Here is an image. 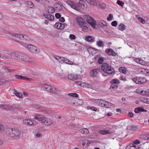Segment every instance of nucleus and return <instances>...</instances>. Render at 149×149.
I'll use <instances>...</instances> for the list:
<instances>
[{
    "instance_id": "obj_64",
    "label": "nucleus",
    "mask_w": 149,
    "mask_h": 149,
    "mask_svg": "<svg viewBox=\"0 0 149 149\" xmlns=\"http://www.w3.org/2000/svg\"><path fill=\"white\" fill-rule=\"evenodd\" d=\"M146 76H149V70L146 69Z\"/></svg>"
},
{
    "instance_id": "obj_52",
    "label": "nucleus",
    "mask_w": 149,
    "mask_h": 149,
    "mask_svg": "<svg viewBox=\"0 0 149 149\" xmlns=\"http://www.w3.org/2000/svg\"><path fill=\"white\" fill-rule=\"evenodd\" d=\"M97 62L99 64L102 63L103 62V58L102 57L100 58L98 60Z\"/></svg>"
},
{
    "instance_id": "obj_24",
    "label": "nucleus",
    "mask_w": 149,
    "mask_h": 149,
    "mask_svg": "<svg viewBox=\"0 0 149 149\" xmlns=\"http://www.w3.org/2000/svg\"><path fill=\"white\" fill-rule=\"evenodd\" d=\"M10 108L9 105L8 104H0V108L1 109H3L9 110Z\"/></svg>"
},
{
    "instance_id": "obj_53",
    "label": "nucleus",
    "mask_w": 149,
    "mask_h": 149,
    "mask_svg": "<svg viewBox=\"0 0 149 149\" xmlns=\"http://www.w3.org/2000/svg\"><path fill=\"white\" fill-rule=\"evenodd\" d=\"M99 5L101 8H104L106 7V5L105 4L103 3H99Z\"/></svg>"
},
{
    "instance_id": "obj_32",
    "label": "nucleus",
    "mask_w": 149,
    "mask_h": 149,
    "mask_svg": "<svg viewBox=\"0 0 149 149\" xmlns=\"http://www.w3.org/2000/svg\"><path fill=\"white\" fill-rule=\"evenodd\" d=\"M80 132L82 134H88L89 131L87 128H84L80 130Z\"/></svg>"
},
{
    "instance_id": "obj_19",
    "label": "nucleus",
    "mask_w": 149,
    "mask_h": 149,
    "mask_svg": "<svg viewBox=\"0 0 149 149\" xmlns=\"http://www.w3.org/2000/svg\"><path fill=\"white\" fill-rule=\"evenodd\" d=\"M134 111L136 113H140L141 112H147V111L141 107L136 108L135 109Z\"/></svg>"
},
{
    "instance_id": "obj_6",
    "label": "nucleus",
    "mask_w": 149,
    "mask_h": 149,
    "mask_svg": "<svg viewBox=\"0 0 149 149\" xmlns=\"http://www.w3.org/2000/svg\"><path fill=\"white\" fill-rule=\"evenodd\" d=\"M34 119L38 120L41 123L44 124L43 123L46 120V118L44 116L38 114L34 116Z\"/></svg>"
},
{
    "instance_id": "obj_35",
    "label": "nucleus",
    "mask_w": 149,
    "mask_h": 149,
    "mask_svg": "<svg viewBox=\"0 0 149 149\" xmlns=\"http://www.w3.org/2000/svg\"><path fill=\"white\" fill-rule=\"evenodd\" d=\"M138 129V128L137 126L133 125L131 126V131L132 132H134L137 130Z\"/></svg>"
},
{
    "instance_id": "obj_34",
    "label": "nucleus",
    "mask_w": 149,
    "mask_h": 149,
    "mask_svg": "<svg viewBox=\"0 0 149 149\" xmlns=\"http://www.w3.org/2000/svg\"><path fill=\"white\" fill-rule=\"evenodd\" d=\"M110 83L112 84H118L119 83V81L118 79H113L112 80V81H111Z\"/></svg>"
},
{
    "instance_id": "obj_39",
    "label": "nucleus",
    "mask_w": 149,
    "mask_h": 149,
    "mask_svg": "<svg viewBox=\"0 0 149 149\" xmlns=\"http://www.w3.org/2000/svg\"><path fill=\"white\" fill-rule=\"evenodd\" d=\"M97 44L99 47H102L104 45V43L102 41L99 40L97 42Z\"/></svg>"
},
{
    "instance_id": "obj_29",
    "label": "nucleus",
    "mask_w": 149,
    "mask_h": 149,
    "mask_svg": "<svg viewBox=\"0 0 149 149\" xmlns=\"http://www.w3.org/2000/svg\"><path fill=\"white\" fill-rule=\"evenodd\" d=\"M75 101L76 102V106L81 105L83 102L82 100L78 99H76Z\"/></svg>"
},
{
    "instance_id": "obj_41",
    "label": "nucleus",
    "mask_w": 149,
    "mask_h": 149,
    "mask_svg": "<svg viewBox=\"0 0 149 149\" xmlns=\"http://www.w3.org/2000/svg\"><path fill=\"white\" fill-rule=\"evenodd\" d=\"M10 107V109L9 110H17V107L15 105H13L12 106L9 105Z\"/></svg>"
},
{
    "instance_id": "obj_40",
    "label": "nucleus",
    "mask_w": 149,
    "mask_h": 149,
    "mask_svg": "<svg viewBox=\"0 0 149 149\" xmlns=\"http://www.w3.org/2000/svg\"><path fill=\"white\" fill-rule=\"evenodd\" d=\"M119 71L121 72H122L124 74H125L126 73V70L125 68H124L123 67H120L119 69Z\"/></svg>"
},
{
    "instance_id": "obj_49",
    "label": "nucleus",
    "mask_w": 149,
    "mask_h": 149,
    "mask_svg": "<svg viewBox=\"0 0 149 149\" xmlns=\"http://www.w3.org/2000/svg\"><path fill=\"white\" fill-rule=\"evenodd\" d=\"M138 79H137V77H136L132 79V81L133 82H135V83L137 84H139V80Z\"/></svg>"
},
{
    "instance_id": "obj_44",
    "label": "nucleus",
    "mask_w": 149,
    "mask_h": 149,
    "mask_svg": "<svg viewBox=\"0 0 149 149\" xmlns=\"http://www.w3.org/2000/svg\"><path fill=\"white\" fill-rule=\"evenodd\" d=\"M87 108L88 109H90L94 111H96L97 110V109L96 108L94 107H93L88 106Z\"/></svg>"
},
{
    "instance_id": "obj_43",
    "label": "nucleus",
    "mask_w": 149,
    "mask_h": 149,
    "mask_svg": "<svg viewBox=\"0 0 149 149\" xmlns=\"http://www.w3.org/2000/svg\"><path fill=\"white\" fill-rule=\"evenodd\" d=\"M69 96L74 97H78V95L76 93H69L68 94Z\"/></svg>"
},
{
    "instance_id": "obj_10",
    "label": "nucleus",
    "mask_w": 149,
    "mask_h": 149,
    "mask_svg": "<svg viewBox=\"0 0 149 149\" xmlns=\"http://www.w3.org/2000/svg\"><path fill=\"white\" fill-rule=\"evenodd\" d=\"M78 24L81 27L84 26V25H86L87 23H85L81 17L77 18L76 19Z\"/></svg>"
},
{
    "instance_id": "obj_27",
    "label": "nucleus",
    "mask_w": 149,
    "mask_h": 149,
    "mask_svg": "<svg viewBox=\"0 0 149 149\" xmlns=\"http://www.w3.org/2000/svg\"><path fill=\"white\" fill-rule=\"evenodd\" d=\"M47 11L48 13H52L54 12L55 9L54 8L52 7L49 6L48 7Z\"/></svg>"
},
{
    "instance_id": "obj_16",
    "label": "nucleus",
    "mask_w": 149,
    "mask_h": 149,
    "mask_svg": "<svg viewBox=\"0 0 149 149\" xmlns=\"http://www.w3.org/2000/svg\"><path fill=\"white\" fill-rule=\"evenodd\" d=\"M135 61L138 63L142 65H144L146 64L145 62L143 60L140 58H135L134 60L132 62Z\"/></svg>"
},
{
    "instance_id": "obj_26",
    "label": "nucleus",
    "mask_w": 149,
    "mask_h": 149,
    "mask_svg": "<svg viewBox=\"0 0 149 149\" xmlns=\"http://www.w3.org/2000/svg\"><path fill=\"white\" fill-rule=\"evenodd\" d=\"M13 92L15 95L19 98H21L22 97V93L17 92L15 89H14L13 90Z\"/></svg>"
},
{
    "instance_id": "obj_20",
    "label": "nucleus",
    "mask_w": 149,
    "mask_h": 149,
    "mask_svg": "<svg viewBox=\"0 0 149 149\" xmlns=\"http://www.w3.org/2000/svg\"><path fill=\"white\" fill-rule=\"evenodd\" d=\"M44 16L50 21L53 20L54 19V16L49 14H44Z\"/></svg>"
},
{
    "instance_id": "obj_25",
    "label": "nucleus",
    "mask_w": 149,
    "mask_h": 149,
    "mask_svg": "<svg viewBox=\"0 0 149 149\" xmlns=\"http://www.w3.org/2000/svg\"><path fill=\"white\" fill-rule=\"evenodd\" d=\"M137 79H138L139 84H143L146 82V80L144 77H137Z\"/></svg>"
},
{
    "instance_id": "obj_5",
    "label": "nucleus",
    "mask_w": 149,
    "mask_h": 149,
    "mask_svg": "<svg viewBox=\"0 0 149 149\" xmlns=\"http://www.w3.org/2000/svg\"><path fill=\"white\" fill-rule=\"evenodd\" d=\"M29 51L34 54H37L39 53V51L37 49V48L34 46L32 45H29L27 46Z\"/></svg>"
},
{
    "instance_id": "obj_37",
    "label": "nucleus",
    "mask_w": 149,
    "mask_h": 149,
    "mask_svg": "<svg viewBox=\"0 0 149 149\" xmlns=\"http://www.w3.org/2000/svg\"><path fill=\"white\" fill-rule=\"evenodd\" d=\"M98 132L102 134H105L109 133L108 130H100Z\"/></svg>"
},
{
    "instance_id": "obj_23",
    "label": "nucleus",
    "mask_w": 149,
    "mask_h": 149,
    "mask_svg": "<svg viewBox=\"0 0 149 149\" xmlns=\"http://www.w3.org/2000/svg\"><path fill=\"white\" fill-rule=\"evenodd\" d=\"M44 123V124L47 125H51L53 123V122L52 120L49 118L48 119L46 118V120H45Z\"/></svg>"
},
{
    "instance_id": "obj_48",
    "label": "nucleus",
    "mask_w": 149,
    "mask_h": 149,
    "mask_svg": "<svg viewBox=\"0 0 149 149\" xmlns=\"http://www.w3.org/2000/svg\"><path fill=\"white\" fill-rule=\"evenodd\" d=\"M138 19L139 21L141 23L143 24H145L146 23V21L144 19L141 18L140 17H138Z\"/></svg>"
},
{
    "instance_id": "obj_28",
    "label": "nucleus",
    "mask_w": 149,
    "mask_h": 149,
    "mask_svg": "<svg viewBox=\"0 0 149 149\" xmlns=\"http://www.w3.org/2000/svg\"><path fill=\"white\" fill-rule=\"evenodd\" d=\"M85 39L87 41L89 42H92L94 40V38L93 37L88 36L86 37Z\"/></svg>"
},
{
    "instance_id": "obj_58",
    "label": "nucleus",
    "mask_w": 149,
    "mask_h": 149,
    "mask_svg": "<svg viewBox=\"0 0 149 149\" xmlns=\"http://www.w3.org/2000/svg\"><path fill=\"white\" fill-rule=\"evenodd\" d=\"M19 53H18L17 52H15L14 53H13L12 54V56H13L15 57H17V56H18V55L19 54Z\"/></svg>"
},
{
    "instance_id": "obj_51",
    "label": "nucleus",
    "mask_w": 149,
    "mask_h": 149,
    "mask_svg": "<svg viewBox=\"0 0 149 149\" xmlns=\"http://www.w3.org/2000/svg\"><path fill=\"white\" fill-rule=\"evenodd\" d=\"M117 3L118 4V5L121 6H123L124 5V3L119 0L117 1Z\"/></svg>"
},
{
    "instance_id": "obj_2",
    "label": "nucleus",
    "mask_w": 149,
    "mask_h": 149,
    "mask_svg": "<svg viewBox=\"0 0 149 149\" xmlns=\"http://www.w3.org/2000/svg\"><path fill=\"white\" fill-rule=\"evenodd\" d=\"M102 70L106 73L111 75L114 73V69L107 63H103L101 65Z\"/></svg>"
},
{
    "instance_id": "obj_59",
    "label": "nucleus",
    "mask_w": 149,
    "mask_h": 149,
    "mask_svg": "<svg viewBox=\"0 0 149 149\" xmlns=\"http://www.w3.org/2000/svg\"><path fill=\"white\" fill-rule=\"evenodd\" d=\"M55 16L57 18H59L61 17V15L59 13H56L55 14Z\"/></svg>"
},
{
    "instance_id": "obj_62",
    "label": "nucleus",
    "mask_w": 149,
    "mask_h": 149,
    "mask_svg": "<svg viewBox=\"0 0 149 149\" xmlns=\"http://www.w3.org/2000/svg\"><path fill=\"white\" fill-rule=\"evenodd\" d=\"M100 23L104 26H106L107 25L106 23L104 21H101Z\"/></svg>"
},
{
    "instance_id": "obj_21",
    "label": "nucleus",
    "mask_w": 149,
    "mask_h": 149,
    "mask_svg": "<svg viewBox=\"0 0 149 149\" xmlns=\"http://www.w3.org/2000/svg\"><path fill=\"white\" fill-rule=\"evenodd\" d=\"M55 58L57 59L59 62L61 63H63L64 61H65V58L63 57H60L59 56H55Z\"/></svg>"
},
{
    "instance_id": "obj_4",
    "label": "nucleus",
    "mask_w": 149,
    "mask_h": 149,
    "mask_svg": "<svg viewBox=\"0 0 149 149\" xmlns=\"http://www.w3.org/2000/svg\"><path fill=\"white\" fill-rule=\"evenodd\" d=\"M83 17L86 21L93 28H95V21L92 17L88 15H86L84 16Z\"/></svg>"
},
{
    "instance_id": "obj_13",
    "label": "nucleus",
    "mask_w": 149,
    "mask_h": 149,
    "mask_svg": "<svg viewBox=\"0 0 149 149\" xmlns=\"http://www.w3.org/2000/svg\"><path fill=\"white\" fill-rule=\"evenodd\" d=\"M84 86L85 87L88 88H90L92 92H94V90L95 91H97V88L95 87H94L92 86L91 85L88 83H84Z\"/></svg>"
},
{
    "instance_id": "obj_17",
    "label": "nucleus",
    "mask_w": 149,
    "mask_h": 149,
    "mask_svg": "<svg viewBox=\"0 0 149 149\" xmlns=\"http://www.w3.org/2000/svg\"><path fill=\"white\" fill-rule=\"evenodd\" d=\"M137 71L138 74L146 75V69L144 68H138Z\"/></svg>"
},
{
    "instance_id": "obj_30",
    "label": "nucleus",
    "mask_w": 149,
    "mask_h": 149,
    "mask_svg": "<svg viewBox=\"0 0 149 149\" xmlns=\"http://www.w3.org/2000/svg\"><path fill=\"white\" fill-rule=\"evenodd\" d=\"M118 88V87L115 84H112L110 88V89L112 91H115Z\"/></svg>"
},
{
    "instance_id": "obj_1",
    "label": "nucleus",
    "mask_w": 149,
    "mask_h": 149,
    "mask_svg": "<svg viewBox=\"0 0 149 149\" xmlns=\"http://www.w3.org/2000/svg\"><path fill=\"white\" fill-rule=\"evenodd\" d=\"M6 132L7 136L11 137L18 136L21 134L20 131L17 128H8L6 129Z\"/></svg>"
},
{
    "instance_id": "obj_36",
    "label": "nucleus",
    "mask_w": 149,
    "mask_h": 149,
    "mask_svg": "<svg viewBox=\"0 0 149 149\" xmlns=\"http://www.w3.org/2000/svg\"><path fill=\"white\" fill-rule=\"evenodd\" d=\"M27 6L29 8H32L33 6V4L31 1H28L26 2Z\"/></svg>"
},
{
    "instance_id": "obj_47",
    "label": "nucleus",
    "mask_w": 149,
    "mask_h": 149,
    "mask_svg": "<svg viewBox=\"0 0 149 149\" xmlns=\"http://www.w3.org/2000/svg\"><path fill=\"white\" fill-rule=\"evenodd\" d=\"M133 144H138L141 143L140 141L138 139H136L133 142Z\"/></svg>"
},
{
    "instance_id": "obj_8",
    "label": "nucleus",
    "mask_w": 149,
    "mask_h": 149,
    "mask_svg": "<svg viewBox=\"0 0 149 149\" xmlns=\"http://www.w3.org/2000/svg\"><path fill=\"white\" fill-rule=\"evenodd\" d=\"M137 92L141 95L149 96V89H143L140 88L137 90Z\"/></svg>"
},
{
    "instance_id": "obj_50",
    "label": "nucleus",
    "mask_w": 149,
    "mask_h": 149,
    "mask_svg": "<svg viewBox=\"0 0 149 149\" xmlns=\"http://www.w3.org/2000/svg\"><path fill=\"white\" fill-rule=\"evenodd\" d=\"M23 38V39H24L25 40H29V38L28 36L25 35H22V37ZM23 40V39H22Z\"/></svg>"
},
{
    "instance_id": "obj_15",
    "label": "nucleus",
    "mask_w": 149,
    "mask_h": 149,
    "mask_svg": "<svg viewBox=\"0 0 149 149\" xmlns=\"http://www.w3.org/2000/svg\"><path fill=\"white\" fill-rule=\"evenodd\" d=\"M97 100H99L100 101H102V102H100V103L101 104V106L102 107H104L106 108V107L107 106L109 102L101 99H96L95 100V101H96Z\"/></svg>"
},
{
    "instance_id": "obj_56",
    "label": "nucleus",
    "mask_w": 149,
    "mask_h": 149,
    "mask_svg": "<svg viewBox=\"0 0 149 149\" xmlns=\"http://www.w3.org/2000/svg\"><path fill=\"white\" fill-rule=\"evenodd\" d=\"M14 36L17 38H21L22 37V35H19V34H15V35H14Z\"/></svg>"
},
{
    "instance_id": "obj_7",
    "label": "nucleus",
    "mask_w": 149,
    "mask_h": 149,
    "mask_svg": "<svg viewBox=\"0 0 149 149\" xmlns=\"http://www.w3.org/2000/svg\"><path fill=\"white\" fill-rule=\"evenodd\" d=\"M43 87L44 89L46 91L54 93L56 92L54 88L51 86L47 84H45L43 86Z\"/></svg>"
},
{
    "instance_id": "obj_33",
    "label": "nucleus",
    "mask_w": 149,
    "mask_h": 149,
    "mask_svg": "<svg viewBox=\"0 0 149 149\" xmlns=\"http://www.w3.org/2000/svg\"><path fill=\"white\" fill-rule=\"evenodd\" d=\"M27 57V56L22 54L20 57L19 58V59L23 61H26V59Z\"/></svg>"
},
{
    "instance_id": "obj_3",
    "label": "nucleus",
    "mask_w": 149,
    "mask_h": 149,
    "mask_svg": "<svg viewBox=\"0 0 149 149\" xmlns=\"http://www.w3.org/2000/svg\"><path fill=\"white\" fill-rule=\"evenodd\" d=\"M67 3L72 8L78 11H79L80 9H84L85 8L84 4H81L79 3L75 4L72 1H67Z\"/></svg>"
},
{
    "instance_id": "obj_22",
    "label": "nucleus",
    "mask_w": 149,
    "mask_h": 149,
    "mask_svg": "<svg viewBox=\"0 0 149 149\" xmlns=\"http://www.w3.org/2000/svg\"><path fill=\"white\" fill-rule=\"evenodd\" d=\"M90 4L95 6L97 5V1L96 0H85Z\"/></svg>"
},
{
    "instance_id": "obj_63",
    "label": "nucleus",
    "mask_w": 149,
    "mask_h": 149,
    "mask_svg": "<svg viewBox=\"0 0 149 149\" xmlns=\"http://www.w3.org/2000/svg\"><path fill=\"white\" fill-rule=\"evenodd\" d=\"M6 33L12 36H14V33H12L9 31H6Z\"/></svg>"
},
{
    "instance_id": "obj_11",
    "label": "nucleus",
    "mask_w": 149,
    "mask_h": 149,
    "mask_svg": "<svg viewBox=\"0 0 149 149\" xmlns=\"http://www.w3.org/2000/svg\"><path fill=\"white\" fill-rule=\"evenodd\" d=\"M23 122L24 124L28 126L32 125L34 123L33 121L28 119H26L24 120L23 121Z\"/></svg>"
},
{
    "instance_id": "obj_54",
    "label": "nucleus",
    "mask_w": 149,
    "mask_h": 149,
    "mask_svg": "<svg viewBox=\"0 0 149 149\" xmlns=\"http://www.w3.org/2000/svg\"><path fill=\"white\" fill-rule=\"evenodd\" d=\"M113 18V15L111 14H110L109 15V17L107 18V19L108 21H110Z\"/></svg>"
},
{
    "instance_id": "obj_42",
    "label": "nucleus",
    "mask_w": 149,
    "mask_h": 149,
    "mask_svg": "<svg viewBox=\"0 0 149 149\" xmlns=\"http://www.w3.org/2000/svg\"><path fill=\"white\" fill-rule=\"evenodd\" d=\"M88 25L87 24L86 25H84V26L82 27V31L85 32H86L88 29Z\"/></svg>"
},
{
    "instance_id": "obj_45",
    "label": "nucleus",
    "mask_w": 149,
    "mask_h": 149,
    "mask_svg": "<svg viewBox=\"0 0 149 149\" xmlns=\"http://www.w3.org/2000/svg\"><path fill=\"white\" fill-rule=\"evenodd\" d=\"M114 107V104L110 102H109L107 106L106 107V108H112V107Z\"/></svg>"
},
{
    "instance_id": "obj_38",
    "label": "nucleus",
    "mask_w": 149,
    "mask_h": 149,
    "mask_svg": "<svg viewBox=\"0 0 149 149\" xmlns=\"http://www.w3.org/2000/svg\"><path fill=\"white\" fill-rule=\"evenodd\" d=\"M20 77H21V79H23L24 80H26L28 81H31L32 80V79L28 78L25 76H21Z\"/></svg>"
},
{
    "instance_id": "obj_14",
    "label": "nucleus",
    "mask_w": 149,
    "mask_h": 149,
    "mask_svg": "<svg viewBox=\"0 0 149 149\" xmlns=\"http://www.w3.org/2000/svg\"><path fill=\"white\" fill-rule=\"evenodd\" d=\"M105 52L108 55L114 56L116 55V53L111 49H107Z\"/></svg>"
},
{
    "instance_id": "obj_61",
    "label": "nucleus",
    "mask_w": 149,
    "mask_h": 149,
    "mask_svg": "<svg viewBox=\"0 0 149 149\" xmlns=\"http://www.w3.org/2000/svg\"><path fill=\"white\" fill-rule=\"evenodd\" d=\"M35 137L39 138L42 136L41 134L40 133H37L35 134Z\"/></svg>"
},
{
    "instance_id": "obj_18",
    "label": "nucleus",
    "mask_w": 149,
    "mask_h": 149,
    "mask_svg": "<svg viewBox=\"0 0 149 149\" xmlns=\"http://www.w3.org/2000/svg\"><path fill=\"white\" fill-rule=\"evenodd\" d=\"M55 25V27L58 29H62L64 27V24L60 22L56 23Z\"/></svg>"
},
{
    "instance_id": "obj_55",
    "label": "nucleus",
    "mask_w": 149,
    "mask_h": 149,
    "mask_svg": "<svg viewBox=\"0 0 149 149\" xmlns=\"http://www.w3.org/2000/svg\"><path fill=\"white\" fill-rule=\"evenodd\" d=\"M112 26H116L117 24V22L116 21H113L111 23Z\"/></svg>"
},
{
    "instance_id": "obj_12",
    "label": "nucleus",
    "mask_w": 149,
    "mask_h": 149,
    "mask_svg": "<svg viewBox=\"0 0 149 149\" xmlns=\"http://www.w3.org/2000/svg\"><path fill=\"white\" fill-rule=\"evenodd\" d=\"M68 78L71 80H73L79 79L77 75L72 74H69L68 76Z\"/></svg>"
},
{
    "instance_id": "obj_46",
    "label": "nucleus",
    "mask_w": 149,
    "mask_h": 149,
    "mask_svg": "<svg viewBox=\"0 0 149 149\" xmlns=\"http://www.w3.org/2000/svg\"><path fill=\"white\" fill-rule=\"evenodd\" d=\"M5 128L2 125H0V133H2L3 132Z\"/></svg>"
},
{
    "instance_id": "obj_31",
    "label": "nucleus",
    "mask_w": 149,
    "mask_h": 149,
    "mask_svg": "<svg viewBox=\"0 0 149 149\" xmlns=\"http://www.w3.org/2000/svg\"><path fill=\"white\" fill-rule=\"evenodd\" d=\"M118 28L119 30L123 31L125 29V25L123 24H121L119 25Z\"/></svg>"
},
{
    "instance_id": "obj_60",
    "label": "nucleus",
    "mask_w": 149,
    "mask_h": 149,
    "mask_svg": "<svg viewBox=\"0 0 149 149\" xmlns=\"http://www.w3.org/2000/svg\"><path fill=\"white\" fill-rule=\"evenodd\" d=\"M65 61H67L68 63V64L70 65H72L73 64V63L72 61H70L69 60L65 58Z\"/></svg>"
},
{
    "instance_id": "obj_57",
    "label": "nucleus",
    "mask_w": 149,
    "mask_h": 149,
    "mask_svg": "<svg viewBox=\"0 0 149 149\" xmlns=\"http://www.w3.org/2000/svg\"><path fill=\"white\" fill-rule=\"evenodd\" d=\"M69 38L71 40H74L75 39L76 37L73 34H71L69 36Z\"/></svg>"
},
{
    "instance_id": "obj_9",
    "label": "nucleus",
    "mask_w": 149,
    "mask_h": 149,
    "mask_svg": "<svg viewBox=\"0 0 149 149\" xmlns=\"http://www.w3.org/2000/svg\"><path fill=\"white\" fill-rule=\"evenodd\" d=\"M100 70L98 69H94L91 71L90 75L92 77H97L98 75V73L100 71Z\"/></svg>"
}]
</instances>
